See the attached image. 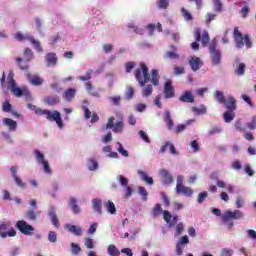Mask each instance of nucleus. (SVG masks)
<instances>
[{
	"mask_svg": "<svg viewBox=\"0 0 256 256\" xmlns=\"http://www.w3.org/2000/svg\"><path fill=\"white\" fill-rule=\"evenodd\" d=\"M125 95H126V99H128V101L131 100V99H133V97H134V95H135V89L133 88V86H128V87L126 88V93H125Z\"/></svg>",
	"mask_w": 256,
	"mask_h": 256,
	"instance_id": "ea45409f",
	"label": "nucleus"
},
{
	"mask_svg": "<svg viewBox=\"0 0 256 256\" xmlns=\"http://www.w3.org/2000/svg\"><path fill=\"white\" fill-rule=\"evenodd\" d=\"M17 235V231H15V229H11L8 232H1L0 233V237H2V239H5L7 237H15Z\"/></svg>",
	"mask_w": 256,
	"mask_h": 256,
	"instance_id": "37998d69",
	"label": "nucleus"
},
{
	"mask_svg": "<svg viewBox=\"0 0 256 256\" xmlns=\"http://www.w3.org/2000/svg\"><path fill=\"white\" fill-rule=\"evenodd\" d=\"M209 54H210V61L214 67L221 65L223 55L221 54V50L217 48V41H212L209 45Z\"/></svg>",
	"mask_w": 256,
	"mask_h": 256,
	"instance_id": "39448f33",
	"label": "nucleus"
},
{
	"mask_svg": "<svg viewBox=\"0 0 256 256\" xmlns=\"http://www.w3.org/2000/svg\"><path fill=\"white\" fill-rule=\"evenodd\" d=\"M102 129L103 131H107V129H112L113 133H122L123 129H125V123L123 122V114L117 113L116 117H109L107 125H105Z\"/></svg>",
	"mask_w": 256,
	"mask_h": 256,
	"instance_id": "f03ea898",
	"label": "nucleus"
},
{
	"mask_svg": "<svg viewBox=\"0 0 256 256\" xmlns=\"http://www.w3.org/2000/svg\"><path fill=\"white\" fill-rule=\"evenodd\" d=\"M246 126H247L248 129H251V130L256 129V117L253 116V117H252V121L246 123Z\"/></svg>",
	"mask_w": 256,
	"mask_h": 256,
	"instance_id": "774afa93",
	"label": "nucleus"
},
{
	"mask_svg": "<svg viewBox=\"0 0 256 256\" xmlns=\"http://www.w3.org/2000/svg\"><path fill=\"white\" fill-rule=\"evenodd\" d=\"M138 193H139L140 195H142L143 201H147V197H148L149 193L147 192V189H145V187L140 186V187L138 188Z\"/></svg>",
	"mask_w": 256,
	"mask_h": 256,
	"instance_id": "864d4df0",
	"label": "nucleus"
},
{
	"mask_svg": "<svg viewBox=\"0 0 256 256\" xmlns=\"http://www.w3.org/2000/svg\"><path fill=\"white\" fill-rule=\"evenodd\" d=\"M16 63L18 64L21 71H27V69H29V65H27V63L24 62L22 58H16Z\"/></svg>",
	"mask_w": 256,
	"mask_h": 256,
	"instance_id": "4c0bfd02",
	"label": "nucleus"
},
{
	"mask_svg": "<svg viewBox=\"0 0 256 256\" xmlns=\"http://www.w3.org/2000/svg\"><path fill=\"white\" fill-rule=\"evenodd\" d=\"M182 16L184 17L185 21H193V15L187 11V9H181Z\"/></svg>",
	"mask_w": 256,
	"mask_h": 256,
	"instance_id": "de8ad7c7",
	"label": "nucleus"
},
{
	"mask_svg": "<svg viewBox=\"0 0 256 256\" xmlns=\"http://www.w3.org/2000/svg\"><path fill=\"white\" fill-rule=\"evenodd\" d=\"M10 171H11L12 178L14 179L17 187H19L20 189H25V187H27V183L23 182V179H21V177L17 175V167L12 166L10 168Z\"/></svg>",
	"mask_w": 256,
	"mask_h": 256,
	"instance_id": "1a4fd4ad",
	"label": "nucleus"
},
{
	"mask_svg": "<svg viewBox=\"0 0 256 256\" xmlns=\"http://www.w3.org/2000/svg\"><path fill=\"white\" fill-rule=\"evenodd\" d=\"M214 11L217 13H221V11H223V3H221V0L214 1Z\"/></svg>",
	"mask_w": 256,
	"mask_h": 256,
	"instance_id": "603ef678",
	"label": "nucleus"
},
{
	"mask_svg": "<svg viewBox=\"0 0 256 256\" xmlns=\"http://www.w3.org/2000/svg\"><path fill=\"white\" fill-rule=\"evenodd\" d=\"M116 179H117V181H119V183H120V185H122V187H127V185H129V179H127L123 175H118Z\"/></svg>",
	"mask_w": 256,
	"mask_h": 256,
	"instance_id": "49530a36",
	"label": "nucleus"
},
{
	"mask_svg": "<svg viewBox=\"0 0 256 256\" xmlns=\"http://www.w3.org/2000/svg\"><path fill=\"white\" fill-rule=\"evenodd\" d=\"M109 100L112 102V105H120L121 103V96H113V97H110Z\"/></svg>",
	"mask_w": 256,
	"mask_h": 256,
	"instance_id": "338daca9",
	"label": "nucleus"
},
{
	"mask_svg": "<svg viewBox=\"0 0 256 256\" xmlns=\"http://www.w3.org/2000/svg\"><path fill=\"white\" fill-rule=\"evenodd\" d=\"M28 109H30V111H34V113L36 115H43L44 111L43 109L41 108H38L37 106L33 105V104H28Z\"/></svg>",
	"mask_w": 256,
	"mask_h": 256,
	"instance_id": "a19ab883",
	"label": "nucleus"
},
{
	"mask_svg": "<svg viewBox=\"0 0 256 256\" xmlns=\"http://www.w3.org/2000/svg\"><path fill=\"white\" fill-rule=\"evenodd\" d=\"M179 101L182 103H195V96L191 91H186L179 97Z\"/></svg>",
	"mask_w": 256,
	"mask_h": 256,
	"instance_id": "dca6fc26",
	"label": "nucleus"
},
{
	"mask_svg": "<svg viewBox=\"0 0 256 256\" xmlns=\"http://www.w3.org/2000/svg\"><path fill=\"white\" fill-rule=\"evenodd\" d=\"M163 117L167 125V129H169V131H172L173 127H175V123H173V118H171V113L169 112V110L164 111Z\"/></svg>",
	"mask_w": 256,
	"mask_h": 256,
	"instance_id": "a211bd4d",
	"label": "nucleus"
},
{
	"mask_svg": "<svg viewBox=\"0 0 256 256\" xmlns=\"http://www.w3.org/2000/svg\"><path fill=\"white\" fill-rule=\"evenodd\" d=\"M27 79L31 85H34L35 87H39V85H43V79L37 75L31 76V74H26Z\"/></svg>",
	"mask_w": 256,
	"mask_h": 256,
	"instance_id": "aec40b11",
	"label": "nucleus"
},
{
	"mask_svg": "<svg viewBox=\"0 0 256 256\" xmlns=\"http://www.w3.org/2000/svg\"><path fill=\"white\" fill-rule=\"evenodd\" d=\"M68 205L71 208L74 215H79V213H81V208L77 204V199H75L74 197L70 198Z\"/></svg>",
	"mask_w": 256,
	"mask_h": 256,
	"instance_id": "412c9836",
	"label": "nucleus"
},
{
	"mask_svg": "<svg viewBox=\"0 0 256 256\" xmlns=\"http://www.w3.org/2000/svg\"><path fill=\"white\" fill-rule=\"evenodd\" d=\"M187 125H189V122L187 124H179L174 129V133H176V135H179V133H183V131H185V129H187Z\"/></svg>",
	"mask_w": 256,
	"mask_h": 256,
	"instance_id": "3c124183",
	"label": "nucleus"
},
{
	"mask_svg": "<svg viewBox=\"0 0 256 256\" xmlns=\"http://www.w3.org/2000/svg\"><path fill=\"white\" fill-rule=\"evenodd\" d=\"M65 229H68L70 233H73V235H76L77 237L81 236L83 233V229L81 226H75L71 224H65Z\"/></svg>",
	"mask_w": 256,
	"mask_h": 256,
	"instance_id": "f3484780",
	"label": "nucleus"
},
{
	"mask_svg": "<svg viewBox=\"0 0 256 256\" xmlns=\"http://www.w3.org/2000/svg\"><path fill=\"white\" fill-rule=\"evenodd\" d=\"M84 245L88 249H95V241H93V239H91V238H86Z\"/></svg>",
	"mask_w": 256,
	"mask_h": 256,
	"instance_id": "5fc2aeb1",
	"label": "nucleus"
},
{
	"mask_svg": "<svg viewBox=\"0 0 256 256\" xmlns=\"http://www.w3.org/2000/svg\"><path fill=\"white\" fill-rule=\"evenodd\" d=\"M48 241H50V243H57V232L50 231L48 233Z\"/></svg>",
	"mask_w": 256,
	"mask_h": 256,
	"instance_id": "bf43d9fd",
	"label": "nucleus"
},
{
	"mask_svg": "<svg viewBox=\"0 0 256 256\" xmlns=\"http://www.w3.org/2000/svg\"><path fill=\"white\" fill-rule=\"evenodd\" d=\"M171 49H172V51H167L166 53H165V59H179V54L176 52L177 51V48L174 46V45H172L171 46Z\"/></svg>",
	"mask_w": 256,
	"mask_h": 256,
	"instance_id": "c85d7f7f",
	"label": "nucleus"
},
{
	"mask_svg": "<svg viewBox=\"0 0 256 256\" xmlns=\"http://www.w3.org/2000/svg\"><path fill=\"white\" fill-rule=\"evenodd\" d=\"M107 253L109 256H119L121 255V251H119V248L115 246V244H110L107 248Z\"/></svg>",
	"mask_w": 256,
	"mask_h": 256,
	"instance_id": "c756f323",
	"label": "nucleus"
},
{
	"mask_svg": "<svg viewBox=\"0 0 256 256\" xmlns=\"http://www.w3.org/2000/svg\"><path fill=\"white\" fill-rule=\"evenodd\" d=\"M44 103L50 106L57 105L61 103V98L59 96H46L44 97Z\"/></svg>",
	"mask_w": 256,
	"mask_h": 256,
	"instance_id": "5701e85b",
	"label": "nucleus"
},
{
	"mask_svg": "<svg viewBox=\"0 0 256 256\" xmlns=\"http://www.w3.org/2000/svg\"><path fill=\"white\" fill-rule=\"evenodd\" d=\"M92 208L94 209V211H96V213H99V215H101V213H103L101 199H99V198L93 199Z\"/></svg>",
	"mask_w": 256,
	"mask_h": 256,
	"instance_id": "bb28decb",
	"label": "nucleus"
},
{
	"mask_svg": "<svg viewBox=\"0 0 256 256\" xmlns=\"http://www.w3.org/2000/svg\"><path fill=\"white\" fill-rule=\"evenodd\" d=\"M3 123L6 125V127H9L11 131H15L17 129V121L11 118H4Z\"/></svg>",
	"mask_w": 256,
	"mask_h": 256,
	"instance_id": "cd10ccee",
	"label": "nucleus"
},
{
	"mask_svg": "<svg viewBox=\"0 0 256 256\" xmlns=\"http://www.w3.org/2000/svg\"><path fill=\"white\" fill-rule=\"evenodd\" d=\"M206 197H209V194L207 193V191L199 193L198 198H197L198 203H203V201H205Z\"/></svg>",
	"mask_w": 256,
	"mask_h": 256,
	"instance_id": "0e129e2a",
	"label": "nucleus"
},
{
	"mask_svg": "<svg viewBox=\"0 0 256 256\" xmlns=\"http://www.w3.org/2000/svg\"><path fill=\"white\" fill-rule=\"evenodd\" d=\"M184 73H185V67L183 66L174 67V75L179 76V75H184Z\"/></svg>",
	"mask_w": 256,
	"mask_h": 256,
	"instance_id": "680f3d73",
	"label": "nucleus"
},
{
	"mask_svg": "<svg viewBox=\"0 0 256 256\" xmlns=\"http://www.w3.org/2000/svg\"><path fill=\"white\" fill-rule=\"evenodd\" d=\"M16 229H18L22 235H33V231H35V228L24 220L16 222Z\"/></svg>",
	"mask_w": 256,
	"mask_h": 256,
	"instance_id": "6e6552de",
	"label": "nucleus"
},
{
	"mask_svg": "<svg viewBox=\"0 0 256 256\" xmlns=\"http://www.w3.org/2000/svg\"><path fill=\"white\" fill-rule=\"evenodd\" d=\"M241 99H243V101L245 103H247V105H249V107H255V105L253 104V101H251V97L247 94H242L241 95Z\"/></svg>",
	"mask_w": 256,
	"mask_h": 256,
	"instance_id": "8fccbe9b",
	"label": "nucleus"
},
{
	"mask_svg": "<svg viewBox=\"0 0 256 256\" xmlns=\"http://www.w3.org/2000/svg\"><path fill=\"white\" fill-rule=\"evenodd\" d=\"M163 213V208L161 207V204H156L152 210V214L154 217H159Z\"/></svg>",
	"mask_w": 256,
	"mask_h": 256,
	"instance_id": "c03bdc74",
	"label": "nucleus"
},
{
	"mask_svg": "<svg viewBox=\"0 0 256 256\" xmlns=\"http://www.w3.org/2000/svg\"><path fill=\"white\" fill-rule=\"evenodd\" d=\"M48 215L51 219L52 225L54 227H56L57 229H59L61 224L59 223V218L57 217V214L55 213V208L54 207L50 208Z\"/></svg>",
	"mask_w": 256,
	"mask_h": 256,
	"instance_id": "6ab92c4d",
	"label": "nucleus"
},
{
	"mask_svg": "<svg viewBox=\"0 0 256 256\" xmlns=\"http://www.w3.org/2000/svg\"><path fill=\"white\" fill-rule=\"evenodd\" d=\"M167 147L170 149L171 155H176L177 154V149L175 148V145H173L171 142H166L160 149V153L163 154L165 151H167Z\"/></svg>",
	"mask_w": 256,
	"mask_h": 256,
	"instance_id": "a878e982",
	"label": "nucleus"
},
{
	"mask_svg": "<svg viewBox=\"0 0 256 256\" xmlns=\"http://www.w3.org/2000/svg\"><path fill=\"white\" fill-rule=\"evenodd\" d=\"M135 62H126L125 64V71L126 73H131L133 69H135Z\"/></svg>",
	"mask_w": 256,
	"mask_h": 256,
	"instance_id": "e2e57ef3",
	"label": "nucleus"
},
{
	"mask_svg": "<svg viewBox=\"0 0 256 256\" xmlns=\"http://www.w3.org/2000/svg\"><path fill=\"white\" fill-rule=\"evenodd\" d=\"M14 39H16V41H30V43L33 44L34 48L36 49V51H38V53H41L43 51L41 43L35 40V37L29 34H22L21 32H18L14 35Z\"/></svg>",
	"mask_w": 256,
	"mask_h": 256,
	"instance_id": "423d86ee",
	"label": "nucleus"
},
{
	"mask_svg": "<svg viewBox=\"0 0 256 256\" xmlns=\"http://www.w3.org/2000/svg\"><path fill=\"white\" fill-rule=\"evenodd\" d=\"M14 77H15V73H13V70H10L7 77V83L8 85H10V87L17 85Z\"/></svg>",
	"mask_w": 256,
	"mask_h": 256,
	"instance_id": "c9c22d12",
	"label": "nucleus"
},
{
	"mask_svg": "<svg viewBox=\"0 0 256 256\" xmlns=\"http://www.w3.org/2000/svg\"><path fill=\"white\" fill-rule=\"evenodd\" d=\"M43 115H46L48 121H55L59 129H63V119H61V113L57 110L51 112V110H44Z\"/></svg>",
	"mask_w": 256,
	"mask_h": 256,
	"instance_id": "0eeeda50",
	"label": "nucleus"
},
{
	"mask_svg": "<svg viewBox=\"0 0 256 256\" xmlns=\"http://www.w3.org/2000/svg\"><path fill=\"white\" fill-rule=\"evenodd\" d=\"M160 176L165 184L173 183V176L171 173H169V171L165 169L160 170Z\"/></svg>",
	"mask_w": 256,
	"mask_h": 256,
	"instance_id": "b1692460",
	"label": "nucleus"
},
{
	"mask_svg": "<svg viewBox=\"0 0 256 256\" xmlns=\"http://www.w3.org/2000/svg\"><path fill=\"white\" fill-rule=\"evenodd\" d=\"M214 97L216 99V101H218V103H220V105H223L225 103V94H223V92L216 90L214 93Z\"/></svg>",
	"mask_w": 256,
	"mask_h": 256,
	"instance_id": "473e14b6",
	"label": "nucleus"
},
{
	"mask_svg": "<svg viewBox=\"0 0 256 256\" xmlns=\"http://www.w3.org/2000/svg\"><path fill=\"white\" fill-rule=\"evenodd\" d=\"M234 127H235L236 131H240L241 133H243V131H245V127H243V123L241 122V120H237L234 124Z\"/></svg>",
	"mask_w": 256,
	"mask_h": 256,
	"instance_id": "69168bd1",
	"label": "nucleus"
},
{
	"mask_svg": "<svg viewBox=\"0 0 256 256\" xmlns=\"http://www.w3.org/2000/svg\"><path fill=\"white\" fill-rule=\"evenodd\" d=\"M153 93V86L148 85L143 91H142V95L143 97H151Z\"/></svg>",
	"mask_w": 256,
	"mask_h": 256,
	"instance_id": "09e8293b",
	"label": "nucleus"
},
{
	"mask_svg": "<svg viewBox=\"0 0 256 256\" xmlns=\"http://www.w3.org/2000/svg\"><path fill=\"white\" fill-rule=\"evenodd\" d=\"M222 105H224L227 111H235L237 109V100L233 96H228Z\"/></svg>",
	"mask_w": 256,
	"mask_h": 256,
	"instance_id": "9d476101",
	"label": "nucleus"
},
{
	"mask_svg": "<svg viewBox=\"0 0 256 256\" xmlns=\"http://www.w3.org/2000/svg\"><path fill=\"white\" fill-rule=\"evenodd\" d=\"M234 41L237 49H243V47H247V49H251L253 47V43L251 42V38L249 35H244L239 31V28H234Z\"/></svg>",
	"mask_w": 256,
	"mask_h": 256,
	"instance_id": "20e7f679",
	"label": "nucleus"
},
{
	"mask_svg": "<svg viewBox=\"0 0 256 256\" xmlns=\"http://www.w3.org/2000/svg\"><path fill=\"white\" fill-rule=\"evenodd\" d=\"M164 95L166 99H172V97H175V89H173V84H171V80L166 81L164 85Z\"/></svg>",
	"mask_w": 256,
	"mask_h": 256,
	"instance_id": "f8f14e48",
	"label": "nucleus"
},
{
	"mask_svg": "<svg viewBox=\"0 0 256 256\" xmlns=\"http://www.w3.org/2000/svg\"><path fill=\"white\" fill-rule=\"evenodd\" d=\"M11 92L15 97H21L22 95H29V92L27 90H22L21 88L17 87V84H14V86L10 87Z\"/></svg>",
	"mask_w": 256,
	"mask_h": 256,
	"instance_id": "393cba45",
	"label": "nucleus"
},
{
	"mask_svg": "<svg viewBox=\"0 0 256 256\" xmlns=\"http://www.w3.org/2000/svg\"><path fill=\"white\" fill-rule=\"evenodd\" d=\"M106 209L110 215H115L117 213V208L115 207V203H113L111 200H108L106 204Z\"/></svg>",
	"mask_w": 256,
	"mask_h": 256,
	"instance_id": "f704fd0d",
	"label": "nucleus"
},
{
	"mask_svg": "<svg viewBox=\"0 0 256 256\" xmlns=\"http://www.w3.org/2000/svg\"><path fill=\"white\" fill-rule=\"evenodd\" d=\"M163 219L166 223H168V225H170V227L177 225V221L179 220L177 216H172L168 210L163 211Z\"/></svg>",
	"mask_w": 256,
	"mask_h": 256,
	"instance_id": "9b49d317",
	"label": "nucleus"
},
{
	"mask_svg": "<svg viewBox=\"0 0 256 256\" xmlns=\"http://www.w3.org/2000/svg\"><path fill=\"white\" fill-rule=\"evenodd\" d=\"M157 5L159 9H167L169 7V0H158Z\"/></svg>",
	"mask_w": 256,
	"mask_h": 256,
	"instance_id": "13d9d810",
	"label": "nucleus"
},
{
	"mask_svg": "<svg viewBox=\"0 0 256 256\" xmlns=\"http://www.w3.org/2000/svg\"><path fill=\"white\" fill-rule=\"evenodd\" d=\"M235 110H226L223 117L225 123H231L235 119Z\"/></svg>",
	"mask_w": 256,
	"mask_h": 256,
	"instance_id": "2f4dec72",
	"label": "nucleus"
},
{
	"mask_svg": "<svg viewBox=\"0 0 256 256\" xmlns=\"http://www.w3.org/2000/svg\"><path fill=\"white\" fill-rule=\"evenodd\" d=\"M24 57H25V62L29 63L33 59V50L31 48H26L24 50Z\"/></svg>",
	"mask_w": 256,
	"mask_h": 256,
	"instance_id": "e433bc0d",
	"label": "nucleus"
},
{
	"mask_svg": "<svg viewBox=\"0 0 256 256\" xmlns=\"http://www.w3.org/2000/svg\"><path fill=\"white\" fill-rule=\"evenodd\" d=\"M245 69H246L245 63H240L234 70V73L238 75V77H242V75H245Z\"/></svg>",
	"mask_w": 256,
	"mask_h": 256,
	"instance_id": "72a5a7b5",
	"label": "nucleus"
},
{
	"mask_svg": "<svg viewBox=\"0 0 256 256\" xmlns=\"http://www.w3.org/2000/svg\"><path fill=\"white\" fill-rule=\"evenodd\" d=\"M45 61H46L47 67H55L58 61L57 54L53 52L47 53L45 56Z\"/></svg>",
	"mask_w": 256,
	"mask_h": 256,
	"instance_id": "4468645a",
	"label": "nucleus"
},
{
	"mask_svg": "<svg viewBox=\"0 0 256 256\" xmlns=\"http://www.w3.org/2000/svg\"><path fill=\"white\" fill-rule=\"evenodd\" d=\"M99 167V164L95 159L88 160V169L89 171H95Z\"/></svg>",
	"mask_w": 256,
	"mask_h": 256,
	"instance_id": "79ce46f5",
	"label": "nucleus"
},
{
	"mask_svg": "<svg viewBox=\"0 0 256 256\" xmlns=\"http://www.w3.org/2000/svg\"><path fill=\"white\" fill-rule=\"evenodd\" d=\"M118 152L123 157H129V152L125 150V148H123V144H121L120 142H118Z\"/></svg>",
	"mask_w": 256,
	"mask_h": 256,
	"instance_id": "6e6d98bb",
	"label": "nucleus"
},
{
	"mask_svg": "<svg viewBox=\"0 0 256 256\" xmlns=\"http://www.w3.org/2000/svg\"><path fill=\"white\" fill-rule=\"evenodd\" d=\"M71 247L73 255H79V253H81V246H79V244L72 242Z\"/></svg>",
	"mask_w": 256,
	"mask_h": 256,
	"instance_id": "052dcab7",
	"label": "nucleus"
},
{
	"mask_svg": "<svg viewBox=\"0 0 256 256\" xmlns=\"http://www.w3.org/2000/svg\"><path fill=\"white\" fill-rule=\"evenodd\" d=\"M244 214L241 210H234V211H226L221 216L222 223L227 227V229L231 230L235 226L236 220L243 219Z\"/></svg>",
	"mask_w": 256,
	"mask_h": 256,
	"instance_id": "7ed1b4c3",
	"label": "nucleus"
},
{
	"mask_svg": "<svg viewBox=\"0 0 256 256\" xmlns=\"http://www.w3.org/2000/svg\"><path fill=\"white\" fill-rule=\"evenodd\" d=\"M26 219L29 221H35L37 219V214H35V210H28L25 214Z\"/></svg>",
	"mask_w": 256,
	"mask_h": 256,
	"instance_id": "a18cd8bd",
	"label": "nucleus"
},
{
	"mask_svg": "<svg viewBox=\"0 0 256 256\" xmlns=\"http://www.w3.org/2000/svg\"><path fill=\"white\" fill-rule=\"evenodd\" d=\"M176 193L178 195H185L186 197H191L193 195V189L185 185H176Z\"/></svg>",
	"mask_w": 256,
	"mask_h": 256,
	"instance_id": "ddd939ff",
	"label": "nucleus"
},
{
	"mask_svg": "<svg viewBox=\"0 0 256 256\" xmlns=\"http://www.w3.org/2000/svg\"><path fill=\"white\" fill-rule=\"evenodd\" d=\"M138 175H140L142 181H145V183H147L148 185H153V178L149 177L147 175V172L138 170Z\"/></svg>",
	"mask_w": 256,
	"mask_h": 256,
	"instance_id": "7c9ffc66",
	"label": "nucleus"
},
{
	"mask_svg": "<svg viewBox=\"0 0 256 256\" xmlns=\"http://www.w3.org/2000/svg\"><path fill=\"white\" fill-rule=\"evenodd\" d=\"M192 71H199L203 67V61L199 57H192L189 61Z\"/></svg>",
	"mask_w": 256,
	"mask_h": 256,
	"instance_id": "2eb2a0df",
	"label": "nucleus"
},
{
	"mask_svg": "<svg viewBox=\"0 0 256 256\" xmlns=\"http://www.w3.org/2000/svg\"><path fill=\"white\" fill-rule=\"evenodd\" d=\"M134 76L140 87H145L149 81H151L155 86L159 85V71L157 69H153L151 74H149V68L143 62H141L140 67L135 70Z\"/></svg>",
	"mask_w": 256,
	"mask_h": 256,
	"instance_id": "f257e3e1",
	"label": "nucleus"
},
{
	"mask_svg": "<svg viewBox=\"0 0 256 256\" xmlns=\"http://www.w3.org/2000/svg\"><path fill=\"white\" fill-rule=\"evenodd\" d=\"M216 18H217V14H213V13L206 14L205 16L206 25L211 24V21H215Z\"/></svg>",
	"mask_w": 256,
	"mask_h": 256,
	"instance_id": "4d7b16f0",
	"label": "nucleus"
},
{
	"mask_svg": "<svg viewBox=\"0 0 256 256\" xmlns=\"http://www.w3.org/2000/svg\"><path fill=\"white\" fill-rule=\"evenodd\" d=\"M34 154H35V157H36V160H37V163H45V155L43 153H41V151L39 150H35L34 151Z\"/></svg>",
	"mask_w": 256,
	"mask_h": 256,
	"instance_id": "58836bf2",
	"label": "nucleus"
},
{
	"mask_svg": "<svg viewBox=\"0 0 256 256\" xmlns=\"http://www.w3.org/2000/svg\"><path fill=\"white\" fill-rule=\"evenodd\" d=\"M75 95H77V90H75V88H70L63 93V99L70 103V101L75 99Z\"/></svg>",
	"mask_w": 256,
	"mask_h": 256,
	"instance_id": "4be33fe9",
	"label": "nucleus"
}]
</instances>
